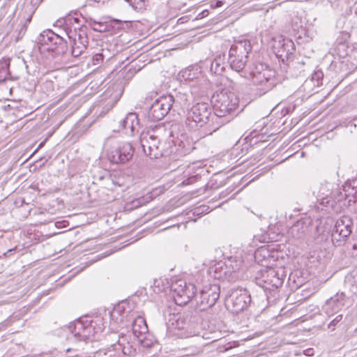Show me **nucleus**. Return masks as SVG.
Here are the masks:
<instances>
[{
  "label": "nucleus",
  "mask_w": 357,
  "mask_h": 357,
  "mask_svg": "<svg viewBox=\"0 0 357 357\" xmlns=\"http://www.w3.org/2000/svg\"><path fill=\"white\" fill-rule=\"evenodd\" d=\"M164 132L163 137H168L169 142L174 144L176 151L179 155L189 154L193 149L191 143L186 139L185 135L181 134L179 137L178 125L172 124L169 128L158 127L152 132H143L140 136V143L143 151L151 158H158L173 152L162 144V137L160 136Z\"/></svg>",
  "instance_id": "f257e3e1"
},
{
  "label": "nucleus",
  "mask_w": 357,
  "mask_h": 357,
  "mask_svg": "<svg viewBox=\"0 0 357 357\" xmlns=\"http://www.w3.org/2000/svg\"><path fill=\"white\" fill-rule=\"evenodd\" d=\"M213 107L208 102H199L194 104L187 112L185 123H188L190 128L195 126L204 128V135H211L220 127L227 123V121L222 119L213 112Z\"/></svg>",
  "instance_id": "f03ea898"
},
{
  "label": "nucleus",
  "mask_w": 357,
  "mask_h": 357,
  "mask_svg": "<svg viewBox=\"0 0 357 357\" xmlns=\"http://www.w3.org/2000/svg\"><path fill=\"white\" fill-rule=\"evenodd\" d=\"M79 20L71 15L62 17L56 21L54 26L62 29L63 33L68 38L71 46V54L74 58L82 56L87 48L89 38L86 26H79Z\"/></svg>",
  "instance_id": "7ed1b4c3"
},
{
  "label": "nucleus",
  "mask_w": 357,
  "mask_h": 357,
  "mask_svg": "<svg viewBox=\"0 0 357 357\" xmlns=\"http://www.w3.org/2000/svg\"><path fill=\"white\" fill-rule=\"evenodd\" d=\"M104 328L101 317L91 318L85 316L63 327L61 332L66 335V339L69 341H86L95 338V335L101 333Z\"/></svg>",
  "instance_id": "20e7f679"
},
{
  "label": "nucleus",
  "mask_w": 357,
  "mask_h": 357,
  "mask_svg": "<svg viewBox=\"0 0 357 357\" xmlns=\"http://www.w3.org/2000/svg\"><path fill=\"white\" fill-rule=\"evenodd\" d=\"M266 254L269 257L268 251L266 249L261 248L256 252L255 258L257 260L259 255L266 258ZM266 261L267 259H264L261 261V266L264 268L258 271L255 280L256 284L265 291H271L282 286L286 274L284 268L269 266Z\"/></svg>",
  "instance_id": "39448f33"
},
{
  "label": "nucleus",
  "mask_w": 357,
  "mask_h": 357,
  "mask_svg": "<svg viewBox=\"0 0 357 357\" xmlns=\"http://www.w3.org/2000/svg\"><path fill=\"white\" fill-rule=\"evenodd\" d=\"M249 78L264 93L274 88L278 80L275 69L263 63H253L248 69Z\"/></svg>",
  "instance_id": "423d86ee"
},
{
  "label": "nucleus",
  "mask_w": 357,
  "mask_h": 357,
  "mask_svg": "<svg viewBox=\"0 0 357 357\" xmlns=\"http://www.w3.org/2000/svg\"><path fill=\"white\" fill-rule=\"evenodd\" d=\"M62 34L54 33L51 29H46L38 36V47L41 54L50 52L53 57L60 56L66 53L68 50L67 41Z\"/></svg>",
  "instance_id": "0eeeda50"
},
{
  "label": "nucleus",
  "mask_w": 357,
  "mask_h": 357,
  "mask_svg": "<svg viewBox=\"0 0 357 357\" xmlns=\"http://www.w3.org/2000/svg\"><path fill=\"white\" fill-rule=\"evenodd\" d=\"M212 101L215 114L227 122L229 118L225 117L234 114L239 105L238 96L227 89L215 91L212 96Z\"/></svg>",
  "instance_id": "6e6552de"
},
{
  "label": "nucleus",
  "mask_w": 357,
  "mask_h": 357,
  "mask_svg": "<svg viewBox=\"0 0 357 357\" xmlns=\"http://www.w3.org/2000/svg\"><path fill=\"white\" fill-rule=\"evenodd\" d=\"M104 148L107 151L108 160L114 164L129 161L134 153V148L130 143L120 142L114 137L105 139Z\"/></svg>",
  "instance_id": "1a4fd4ad"
},
{
  "label": "nucleus",
  "mask_w": 357,
  "mask_h": 357,
  "mask_svg": "<svg viewBox=\"0 0 357 357\" xmlns=\"http://www.w3.org/2000/svg\"><path fill=\"white\" fill-rule=\"evenodd\" d=\"M251 50V43L248 40H239L231 45L227 61L230 68L236 72H241L245 66Z\"/></svg>",
  "instance_id": "9d476101"
},
{
  "label": "nucleus",
  "mask_w": 357,
  "mask_h": 357,
  "mask_svg": "<svg viewBox=\"0 0 357 357\" xmlns=\"http://www.w3.org/2000/svg\"><path fill=\"white\" fill-rule=\"evenodd\" d=\"M242 261L236 257H229L225 261H220L210 268V273L216 280L234 281L238 278V271L240 270Z\"/></svg>",
  "instance_id": "9b49d317"
},
{
  "label": "nucleus",
  "mask_w": 357,
  "mask_h": 357,
  "mask_svg": "<svg viewBox=\"0 0 357 357\" xmlns=\"http://www.w3.org/2000/svg\"><path fill=\"white\" fill-rule=\"evenodd\" d=\"M250 303V294L247 289L243 288L231 289L226 298L227 307L235 314L247 309Z\"/></svg>",
  "instance_id": "f8f14e48"
},
{
  "label": "nucleus",
  "mask_w": 357,
  "mask_h": 357,
  "mask_svg": "<svg viewBox=\"0 0 357 357\" xmlns=\"http://www.w3.org/2000/svg\"><path fill=\"white\" fill-rule=\"evenodd\" d=\"M171 291L176 305H184L195 296L196 287L183 280H176L171 284Z\"/></svg>",
  "instance_id": "ddd939ff"
},
{
  "label": "nucleus",
  "mask_w": 357,
  "mask_h": 357,
  "mask_svg": "<svg viewBox=\"0 0 357 357\" xmlns=\"http://www.w3.org/2000/svg\"><path fill=\"white\" fill-rule=\"evenodd\" d=\"M171 291L176 305H184L195 296L196 287L183 280H176L171 284Z\"/></svg>",
  "instance_id": "4468645a"
},
{
  "label": "nucleus",
  "mask_w": 357,
  "mask_h": 357,
  "mask_svg": "<svg viewBox=\"0 0 357 357\" xmlns=\"http://www.w3.org/2000/svg\"><path fill=\"white\" fill-rule=\"evenodd\" d=\"M177 100L172 95L162 96L156 99L149 110V118L151 121H158L162 119L169 112Z\"/></svg>",
  "instance_id": "2eb2a0df"
},
{
  "label": "nucleus",
  "mask_w": 357,
  "mask_h": 357,
  "mask_svg": "<svg viewBox=\"0 0 357 357\" xmlns=\"http://www.w3.org/2000/svg\"><path fill=\"white\" fill-rule=\"evenodd\" d=\"M220 287L219 284H211L205 286L199 292V295H195L197 301L196 307L199 311H204L215 305L220 297Z\"/></svg>",
  "instance_id": "dca6fc26"
},
{
  "label": "nucleus",
  "mask_w": 357,
  "mask_h": 357,
  "mask_svg": "<svg viewBox=\"0 0 357 357\" xmlns=\"http://www.w3.org/2000/svg\"><path fill=\"white\" fill-rule=\"evenodd\" d=\"M353 221L344 215L337 220L331 233V242L335 246H340L352 231Z\"/></svg>",
  "instance_id": "f3484780"
},
{
  "label": "nucleus",
  "mask_w": 357,
  "mask_h": 357,
  "mask_svg": "<svg viewBox=\"0 0 357 357\" xmlns=\"http://www.w3.org/2000/svg\"><path fill=\"white\" fill-rule=\"evenodd\" d=\"M272 49L277 58L284 63L291 59L295 51V45L291 39L277 36L273 38Z\"/></svg>",
  "instance_id": "a211bd4d"
},
{
  "label": "nucleus",
  "mask_w": 357,
  "mask_h": 357,
  "mask_svg": "<svg viewBox=\"0 0 357 357\" xmlns=\"http://www.w3.org/2000/svg\"><path fill=\"white\" fill-rule=\"evenodd\" d=\"M114 354H110L108 357H132L136 354V346L131 342V336L121 333L119 335L118 341L112 345Z\"/></svg>",
  "instance_id": "6ab92c4d"
},
{
  "label": "nucleus",
  "mask_w": 357,
  "mask_h": 357,
  "mask_svg": "<svg viewBox=\"0 0 357 357\" xmlns=\"http://www.w3.org/2000/svg\"><path fill=\"white\" fill-rule=\"evenodd\" d=\"M198 319V317L193 314L191 311L183 312L178 315L176 320V328L183 331L181 335L185 337L196 335Z\"/></svg>",
  "instance_id": "aec40b11"
},
{
  "label": "nucleus",
  "mask_w": 357,
  "mask_h": 357,
  "mask_svg": "<svg viewBox=\"0 0 357 357\" xmlns=\"http://www.w3.org/2000/svg\"><path fill=\"white\" fill-rule=\"evenodd\" d=\"M134 303L129 301H123L118 303L110 313L112 319L118 321L120 317V321H123V319L127 321L131 320L135 314L137 313L134 311Z\"/></svg>",
  "instance_id": "412c9836"
},
{
  "label": "nucleus",
  "mask_w": 357,
  "mask_h": 357,
  "mask_svg": "<svg viewBox=\"0 0 357 357\" xmlns=\"http://www.w3.org/2000/svg\"><path fill=\"white\" fill-rule=\"evenodd\" d=\"M311 225L312 220L309 217L301 218L289 227L288 234L295 239H301L305 236Z\"/></svg>",
  "instance_id": "4be33fe9"
},
{
  "label": "nucleus",
  "mask_w": 357,
  "mask_h": 357,
  "mask_svg": "<svg viewBox=\"0 0 357 357\" xmlns=\"http://www.w3.org/2000/svg\"><path fill=\"white\" fill-rule=\"evenodd\" d=\"M335 188V185L329 182L321 183L319 190L317 192V199L321 205L331 206L332 198Z\"/></svg>",
  "instance_id": "5701e85b"
},
{
  "label": "nucleus",
  "mask_w": 357,
  "mask_h": 357,
  "mask_svg": "<svg viewBox=\"0 0 357 357\" xmlns=\"http://www.w3.org/2000/svg\"><path fill=\"white\" fill-rule=\"evenodd\" d=\"M120 126L126 134L134 135L139 132L140 125L138 116L135 112H130L119 122Z\"/></svg>",
  "instance_id": "b1692460"
},
{
  "label": "nucleus",
  "mask_w": 357,
  "mask_h": 357,
  "mask_svg": "<svg viewBox=\"0 0 357 357\" xmlns=\"http://www.w3.org/2000/svg\"><path fill=\"white\" fill-rule=\"evenodd\" d=\"M181 81H184L188 84L192 82V85H195L203 79L201 71L197 67L191 66L181 70L178 74Z\"/></svg>",
  "instance_id": "393cba45"
},
{
  "label": "nucleus",
  "mask_w": 357,
  "mask_h": 357,
  "mask_svg": "<svg viewBox=\"0 0 357 357\" xmlns=\"http://www.w3.org/2000/svg\"><path fill=\"white\" fill-rule=\"evenodd\" d=\"M346 295L344 292H337L331 297L326 303L325 308L327 314H333L340 310L344 305Z\"/></svg>",
  "instance_id": "a878e982"
},
{
  "label": "nucleus",
  "mask_w": 357,
  "mask_h": 357,
  "mask_svg": "<svg viewBox=\"0 0 357 357\" xmlns=\"http://www.w3.org/2000/svg\"><path fill=\"white\" fill-rule=\"evenodd\" d=\"M131 319H133L132 321V333L133 335L137 339L146 335L149 329L144 318L136 313Z\"/></svg>",
  "instance_id": "bb28decb"
},
{
  "label": "nucleus",
  "mask_w": 357,
  "mask_h": 357,
  "mask_svg": "<svg viewBox=\"0 0 357 357\" xmlns=\"http://www.w3.org/2000/svg\"><path fill=\"white\" fill-rule=\"evenodd\" d=\"M42 0H26L22 4L20 14L26 19V21L30 22L33 13Z\"/></svg>",
  "instance_id": "cd10ccee"
},
{
  "label": "nucleus",
  "mask_w": 357,
  "mask_h": 357,
  "mask_svg": "<svg viewBox=\"0 0 357 357\" xmlns=\"http://www.w3.org/2000/svg\"><path fill=\"white\" fill-rule=\"evenodd\" d=\"M344 195L347 197V204L344 203L343 206H350L351 203L357 202V181H352L347 182L343 185Z\"/></svg>",
  "instance_id": "c85d7f7f"
},
{
  "label": "nucleus",
  "mask_w": 357,
  "mask_h": 357,
  "mask_svg": "<svg viewBox=\"0 0 357 357\" xmlns=\"http://www.w3.org/2000/svg\"><path fill=\"white\" fill-rule=\"evenodd\" d=\"M225 55H218L210 62L211 72L215 75H221L227 66L225 62Z\"/></svg>",
  "instance_id": "c756f323"
},
{
  "label": "nucleus",
  "mask_w": 357,
  "mask_h": 357,
  "mask_svg": "<svg viewBox=\"0 0 357 357\" xmlns=\"http://www.w3.org/2000/svg\"><path fill=\"white\" fill-rule=\"evenodd\" d=\"M123 89L121 86L116 85L115 86V91L113 93H111V90L108 89L105 93V96H110L109 100L107 102V106L109 105V108H107V111L112 108L114 105L119 100L122 93H123Z\"/></svg>",
  "instance_id": "7c9ffc66"
},
{
  "label": "nucleus",
  "mask_w": 357,
  "mask_h": 357,
  "mask_svg": "<svg viewBox=\"0 0 357 357\" xmlns=\"http://www.w3.org/2000/svg\"><path fill=\"white\" fill-rule=\"evenodd\" d=\"M10 59L0 61V82H3L9 78Z\"/></svg>",
  "instance_id": "2f4dec72"
},
{
  "label": "nucleus",
  "mask_w": 357,
  "mask_h": 357,
  "mask_svg": "<svg viewBox=\"0 0 357 357\" xmlns=\"http://www.w3.org/2000/svg\"><path fill=\"white\" fill-rule=\"evenodd\" d=\"M345 283L350 287L351 291L353 294H357V271L347 275L345 278Z\"/></svg>",
  "instance_id": "473e14b6"
},
{
  "label": "nucleus",
  "mask_w": 357,
  "mask_h": 357,
  "mask_svg": "<svg viewBox=\"0 0 357 357\" xmlns=\"http://www.w3.org/2000/svg\"><path fill=\"white\" fill-rule=\"evenodd\" d=\"M111 58V55L107 50H102V52L100 53H97L93 55L92 58L93 64L100 65L101 64L104 59H106L107 60H109Z\"/></svg>",
  "instance_id": "72a5a7b5"
},
{
  "label": "nucleus",
  "mask_w": 357,
  "mask_h": 357,
  "mask_svg": "<svg viewBox=\"0 0 357 357\" xmlns=\"http://www.w3.org/2000/svg\"><path fill=\"white\" fill-rule=\"evenodd\" d=\"M203 351L201 347L190 346L188 347L182 348L181 351L182 356H194L199 354Z\"/></svg>",
  "instance_id": "f704fd0d"
},
{
  "label": "nucleus",
  "mask_w": 357,
  "mask_h": 357,
  "mask_svg": "<svg viewBox=\"0 0 357 357\" xmlns=\"http://www.w3.org/2000/svg\"><path fill=\"white\" fill-rule=\"evenodd\" d=\"M344 191L343 186H342V189L335 188L334 192H333V198H332V204L333 202H344V203L347 204L348 199H347V197L344 195Z\"/></svg>",
  "instance_id": "c9c22d12"
},
{
  "label": "nucleus",
  "mask_w": 357,
  "mask_h": 357,
  "mask_svg": "<svg viewBox=\"0 0 357 357\" xmlns=\"http://www.w3.org/2000/svg\"><path fill=\"white\" fill-rule=\"evenodd\" d=\"M127 1L135 10L142 11L145 10L147 6V0H125Z\"/></svg>",
  "instance_id": "e433bc0d"
},
{
  "label": "nucleus",
  "mask_w": 357,
  "mask_h": 357,
  "mask_svg": "<svg viewBox=\"0 0 357 357\" xmlns=\"http://www.w3.org/2000/svg\"><path fill=\"white\" fill-rule=\"evenodd\" d=\"M89 23L91 29L95 31L105 32L107 30V25L103 22L91 19Z\"/></svg>",
  "instance_id": "4c0bfd02"
},
{
  "label": "nucleus",
  "mask_w": 357,
  "mask_h": 357,
  "mask_svg": "<svg viewBox=\"0 0 357 357\" xmlns=\"http://www.w3.org/2000/svg\"><path fill=\"white\" fill-rule=\"evenodd\" d=\"M190 167H188V172H185V176H188V177L184 179L181 185H188L192 183H195L200 178V174L199 173L195 174L194 175L190 176Z\"/></svg>",
  "instance_id": "58836bf2"
},
{
  "label": "nucleus",
  "mask_w": 357,
  "mask_h": 357,
  "mask_svg": "<svg viewBox=\"0 0 357 357\" xmlns=\"http://www.w3.org/2000/svg\"><path fill=\"white\" fill-rule=\"evenodd\" d=\"M329 239L331 240V234L328 231H323L315 237L317 243H323L328 241Z\"/></svg>",
  "instance_id": "ea45409f"
},
{
  "label": "nucleus",
  "mask_w": 357,
  "mask_h": 357,
  "mask_svg": "<svg viewBox=\"0 0 357 357\" xmlns=\"http://www.w3.org/2000/svg\"><path fill=\"white\" fill-rule=\"evenodd\" d=\"M323 77H324V74H323L322 71H321V70L316 71L312 75V80L317 82L316 85L317 86L322 84Z\"/></svg>",
  "instance_id": "a19ab883"
},
{
  "label": "nucleus",
  "mask_w": 357,
  "mask_h": 357,
  "mask_svg": "<svg viewBox=\"0 0 357 357\" xmlns=\"http://www.w3.org/2000/svg\"><path fill=\"white\" fill-rule=\"evenodd\" d=\"M342 314H338L335 319H333L328 325V328L334 330L337 324L342 320Z\"/></svg>",
  "instance_id": "79ce46f5"
},
{
  "label": "nucleus",
  "mask_w": 357,
  "mask_h": 357,
  "mask_svg": "<svg viewBox=\"0 0 357 357\" xmlns=\"http://www.w3.org/2000/svg\"><path fill=\"white\" fill-rule=\"evenodd\" d=\"M150 198V197L147 198L141 197L139 199H137L132 202L131 204L132 205V208H137L142 205H143L145 202H148V199Z\"/></svg>",
  "instance_id": "37998d69"
},
{
  "label": "nucleus",
  "mask_w": 357,
  "mask_h": 357,
  "mask_svg": "<svg viewBox=\"0 0 357 357\" xmlns=\"http://www.w3.org/2000/svg\"><path fill=\"white\" fill-rule=\"evenodd\" d=\"M137 340L144 347H151L152 346V342L150 340H148L146 335L138 338Z\"/></svg>",
  "instance_id": "c03bdc74"
},
{
  "label": "nucleus",
  "mask_w": 357,
  "mask_h": 357,
  "mask_svg": "<svg viewBox=\"0 0 357 357\" xmlns=\"http://www.w3.org/2000/svg\"><path fill=\"white\" fill-rule=\"evenodd\" d=\"M255 137H257V132L254 131V132H250V134L245 137V140L247 142H249L250 144H257L259 142V140L257 139H256V140H255L252 142V140Z\"/></svg>",
  "instance_id": "a18cd8bd"
},
{
  "label": "nucleus",
  "mask_w": 357,
  "mask_h": 357,
  "mask_svg": "<svg viewBox=\"0 0 357 357\" xmlns=\"http://www.w3.org/2000/svg\"><path fill=\"white\" fill-rule=\"evenodd\" d=\"M208 13H209V12L208 10H204L202 12H201L200 13H199L196 18L202 19L203 17H206L208 15Z\"/></svg>",
  "instance_id": "49530a36"
},
{
  "label": "nucleus",
  "mask_w": 357,
  "mask_h": 357,
  "mask_svg": "<svg viewBox=\"0 0 357 357\" xmlns=\"http://www.w3.org/2000/svg\"><path fill=\"white\" fill-rule=\"evenodd\" d=\"M222 5H223V2L222 1L218 0L215 1V3L211 4V7L213 8H217L222 6Z\"/></svg>",
  "instance_id": "de8ad7c7"
},
{
  "label": "nucleus",
  "mask_w": 357,
  "mask_h": 357,
  "mask_svg": "<svg viewBox=\"0 0 357 357\" xmlns=\"http://www.w3.org/2000/svg\"><path fill=\"white\" fill-rule=\"evenodd\" d=\"M14 253H15V249L14 248H11V249L8 250L6 252H4L3 255L6 257H8L10 255H13Z\"/></svg>",
  "instance_id": "09e8293b"
},
{
  "label": "nucleus",
  "mask_w": 357,
  "mask_h": 357,
  "mask_svg": "<svg viewBox=\"0 0 357 357\" xmlns=\"http://www.w3.org/2000/svg\"><path fill=\"white\" fill-rule=\"evenodd\" d=\"M73 353H70V356L68 357H78V354H77L76 351H73Z\"/></svg>",
  "instance_id": "8fccbe9b"
},
{
  "label": "nucleus",
  "mask_w": 357,
  "mask_h": 357,
  "mask_svg": "<svg viewBox=\"0 0 357 357\" xmlns=\"http://www.w3.org/2000/svg\"><path fill=\"white\" fill-rule=\"evenodd\" d=\"M44 143H45V142H42L39 144L38 147L37 148V149H36L34 152L37 151L40 148H41V147L43 146Z\"/></svg>",
  "instance_id": "3c124183"
},
{
  "label": "nucleus",
  "mask_w": 357,
  "mask_h": 357,
  "mask_svg": "<svg viewBox=\"0 0 357 357\" xmlns=\"http://www.w3.org/2000/svg\"><path fill=\"white\" fill-rule=\"evenodd\" d=\"M73 351H74V350L73 349H71V348H68V349H66V352L67 353H70V352H73Z\"/></svg>",
  "instance_id": "603ef678"
},
{
  "label": "nucleus",
  "mask_w": 357,
  "mask_h": 357,
  "mask_svg": "<svg viewBox=\"0 0 357 357\" xmlns=\"http://www.w3.org/2000/svg\"><path fill=\"white\" fill-rule=\"evenodd\" d=\"M353 249H354V250H357V243H354V244L353 245Z\"/></svg>",
  "instance_id": "864d4df0"
},
{
  "label": "nucleus",
  "mask_w": 357,
  "mask_h": 357,
  "mask_svg": "<svg viewBox=\"0 0 357 357\" xmlns=\"http://www.w3.org/2000/svg\"><path fill=\"white\" fill-rule=\"evenodd\" d=\"M236 151H237V149H233L231 154L233 155L234 153V152H236Z\"/></svg>",
  "instance_id": "5fc2aeb1"
},
{
  "label": "nucleus",
  "mask_w": 357,
  "mask_h": 357,
  "mask_svg": "<svg viewBox=\"0 0 357 357\" xmlns=\"http://www.w3.org/2000/svg\"><path fill=\"white\" fill-rule=\"evenodd\" d=\"M354 13H355L356 15H357V6H356V7L355 8V9H354Z\"/></svg>",
  "instance_id": "6e6d98bb"
},
{
  "label": "nucleus",
  "mask_w": 357,
  "mask_h": 357,
  "mask_svg": "<svg viewBox=\"0 0 357 357\" xmlns=\"http://www.w3.org/2000/svg\"><path fill=\"white\" fill-rule=\"evenodd\" d=\"M114 184H115V185H119V186H121V184H120L119 183H118V182L114 183Z\"/></svg>",
  "instance_id": "4d7b16f0"
},
{
  "label": "nucleus",
  "mask_w": 357,
  "mask_h": 357,
  "mask_svg": "<svg viewBox=\"0 0 357 357\" xmlns=\"http://www.w3.org/2000/svg\"><path fill=\"white\" fill-rule=\"evenodd\" d=\"M20 61L23 65H24V64H25V63H24V60H22V61Z\"/></svg>",
  "instance_id": "13d9d810"
},
{
  "label": "nucleus",
  "mask_w": 357,
  "mask_h": 357,
  "mask_svg": "<svg viewBox=\"0 0 357 357\" xmlns=\"http://www.w3.org/2000/svg\"><path fill=\"white\" fill-rule=\"evenodd\" d=\"M196 212L199 213V208H197Z\"/></svg>",
  "instance_id": "bf43d9fd"
},
{
  "label": "nucleus",
  "mask_w": 357,
  "mask_h": 357,
  "mask_svg": "<svg viewBox=\"0 0 357 357\" xmlns=\"http://www.w3.org/2000/svg\"><path fill=\"white\" fill-rule=\"evenodd\" d=\"M177 103H178V105H181V102H178V101L177 100Z\"/></svg>",
  "instance_id": "052dcab7"
}]
</instances>
